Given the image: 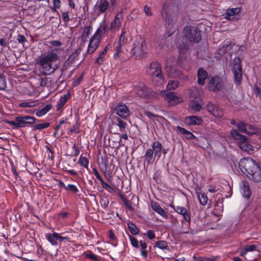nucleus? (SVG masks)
Instances as JSON below:
<instances>
[{
  "instance_id": "6e6d98bb",
  "label": "nucleus",
  "mask_w": 261,
  "mask_h": 261,
  "mask_svg": "<svg viewBox=\"0 0 261 261\" xmlns=\"http://www.w3.org/2000/svg\"><path fill=\"white\" fill-rule=\"evenodd\" d=\"M61 12L63 21L66 25L70 20L68 11H61Z\"/></svg>"
},
{
  "instance_id": "f03ea898",
  "label": "nucleus",
  "mask_w": 261,
  "mask_h": 261,
  "mask_svg": "<svg viewBox=\"0 0 261 261\" xmlns=\"http://www.w3.org/2000/svg\"><path fill=\"white\" fill-rule=\"evenodd\" d=\"M58 60V55L53 50L41 58L39 61V64L42 74L50 75L53 73L58 67V64H54V63Z\"/></svg>"
},
{
  "instance_id": "3c124183",
  "label": "nucleus",
  "mask_w": 261,
  "mask_h": 261,
  "mask_svg": "<svg viewBox=\"0 0 261 261\" xmlns=\"http://www.w3.org/2000/svg\"><path fill=\"white\" fill-rule=\"evenodd\" d=\"M36 105V102L34 101H23L19 104L20 108H29L33 107Z\"/></svg>"
},
{
  "instance_id": "338daca9",
  "label": "nucleus",
  "mask_w": 261,
  "mask_h": 261,
  "mask_svg": "<svg viewBox=\"0 0 261 261\" xmlns=\"http://www.w3.org/2000/svg\"><path fill=\"white\" fill-rule=\"evenodd\" d=\"M144 11L147 16H150L152 15L151 9L148 6H145L144 7Z\"/></svg>"
},
{
  "instance_id": "393cba45",
  "label": "nucleus",
  "mask_w": 261,
  "mask_h": 261,
  "mask_svg": "<svg viewBox=\"0 0 261 261\" xmlns=\"http://www.w3.org/2000/svg\"><path fill=\"white\" fill-rule=\"evenodd\" d=\"M258 246V243L255 242V244L247 245L241 250V255H245L248 252H252L256 250Z\"/></svg>"
},
{
  "instance_id": "4d7b16f0",
  "label": "nucleus",
  "mask_w": 261,
  "mask_h": 261,
  "mask_svg": "<svg viewBox=\"0 0 261 261\" xmlns=\"http://www.w3.org/2000/svg\"><path fill=\"white\" fill-rule=\"evenodd\" d=\"M117 125L119 127L120 130L122 132L123 129H124L127 125L126 122L123 121L120 118H117Z\"/></svg>"
},
{
  "instance_id": "5701e85b",
  "label": "nucleus",
  "mask_w": 261,
  "mask_h": 261,
  "mask_svg": "<svg viewBox=\"0 0 261 261\" xmlns=\"http://www.w3.org/2000/svg\"><path fill=\"white\" fill-rule=\"evenodd\" d=\"M241 189L243 197L248 199L251 195V191L248 182L246 181H243Z\"/></svg>"
},
{
  "instance_id": "2f4dec72",
  "label": "nucleus",
  "mask_w": 261,
  "mask_h": 261,
  "mask_svg": "<svg viewBox=\"0 0 261 261\" xmlns=\"http://www.w3.org/2000/svg\"><path fill=\"white\" fill-rule=\"evenodd\" d=\"M170 4L168 3H165L162 6L161 14L163 19L166 21L168 19V10Z\"/></svg>"
},
{
  "instance_id": "7c9ffc66",
  "label": "nucleus",
  "mask_w": 261,
  "mask_h": 261,
  "mask_svg": "<svg viewBox=\"0 0 261 261\" xmlns=\"http://www.w3.org/2000/svg\"><path fill=\"white\" fill-rule=\"evenodd\" d=\"M82 49L81 48H78L76 49L75 51L71 54L66 61L69 63L71 65L73 64L76 60V59L77 58L78 56H79L80 54L81 53Z\"/></svg>"
},
{
  "instance_id": "13d9d810",
  "label": "nucleus",
  "mask_w": 261,
  "mask_h": 261,
  "mask_svg": "<svg viewBox=\"0 0 261 261\" xmlns=\"http://www.w3.org/2000/svg\"><path fill=\"white\" fill-rule=\"evenodd\" d=\"M105 36V34H103V32H102L101 30L99 27H98L97 30H96L95 33L92 36V37H94L96 39H99L100 40V38L103 36Z\"/></svg>"
},
{
  "instance_id": "a19ab883",
  "label": "nucleus",
  "mask_w": 261,
  "mask_h": 261,
  "mask_svg": "<svg viewBox=\"0 0 261 261\" xmlns=\"http://www.w3.org/2000/svg\"><path fill=\"white\" fill-rule=\"evenodd\" d=\"M99 27L100 28L105 35H107L108 32L110 30V27H108V23L105 19L100 23Z\"/></svg>"
},
{
  "instance_id": "2eb2a0df",
  "label": "nucleus",
  "mask_w": 261,
  "mask_h": 261,
  "mask_svg": "<svg viewBox=\"0 0 261 261\" xmlns=\"http://www.w3.org/2000/svg\"><path fill=\"white\" fill-rule=\"evenodd\" d=\"M116 114L122 118H126L129 115V110L124 103H119L115 108Z\"/></svg>"
},
{
  "instance_id": "8fccbe9b",
  "label": "nucleus",
  "mask_w": 261,
  "mask_h": 261,
  "mask_svg": "<svg viewBox=\"0 0 261 261\" xmlns=\"http://www.w3.org/2000/svg\"><path fill=\"white\" fill-rule=\"evenodd\" d=\"M188 45L184 42L179 44L178 46V49L180 54H185L188 50Z\"/></svg>"
},
{
  "instance_id": "1a4fd4ad",
  "label": "nucleus",
  "mask_w": 261,
  "mask_h": 261,
  "mask_svg": "<svg viewBox=\"0 0 261 261\" xmlns=\"http://www.w3.org/2000/svg\"><path fill=\"white\" fill-rule=\"evenodd\" d=\"M123 10L121 9L115 16L113 20L111 22L110 29L112 33L116 32L120 28L123 19Z\"/></svg>"
},
{
  "instance_id": "f704fd0d",
  "label": "nucleus",
  "mask_w": 261,
  "mask_h": 261,
  "mask_svg": "<svg viewBox=\"0 0 261 261\" xmlns=\"http://www.w3.org/2000/svg\"><path fill=\"white\" fill-rule=\"evenodd\" d=\"M124 44H122L120 42H116L114 43V49L115 53L113 55V57L115 59H117L119 57L121 53H122V47Z\"/></svg>"
},
{
  "instance_id": "7ed1b4c3",
  "label": "nucleus",
  "mask_w": 261,
  "mask_h": 261,
  "mask_svg": "<svg viewBox=\"0 0 261 261\" xmlns=\"http://www.w3.org/2000/svg\"><path fill=\"white\" fill-rule=\"evenodd\" d=\"M4 121L12 126L13 128H19L34 124L36 119L31 116L24 115L16 117L14 121L5 120Z\"/></svg>"
},
{
  "instance_id": "052dcab7",
  "label": "nucleus",
  "mask_w": 261,
  "mask_h": 261,
  "mask_svg": "<svg viewBox=\"0 0 261 261\" xmlns=\"http://www.w3.org/2000/svg\"><path fill=\"white\" fill-rule=\"evenodd\" d=\"M253 93L256 97H258L261 100V89L256 84L254 85Z\"/></svg>"
},
{
  "instance_id": "f257e3e1",
  "label": "nucleus",
  "mask_w": 261,
  "mask_h": 261,
  "mask_svg": "<svg viewBox=\"0 0 261 261\" xmlns=\"http://www.w3.org/2000/svg\"><path fill=\"white\" fill-rule=\"evenodd\" d=\"M242 172L255 182L261 181V168L251 158H243L239 163Z\"/></svg>"
},
{
  "instance_id": "4be33fe9",
  "label": "nucleus",
  "mask_w": 261,
  "mask_h": 261,
  "mask_svg": "<svg viewBox=\"0 0 261 261\" xmlns=\"http://www.w3.org/2000/svg\"><path fill=\"white\" fill-rule=\"evenodd\" d=\"M59 233L54 232L53 233H48L45 234L46 239L53 245H58L57 240H59Z\"/></svg>"
},
{
  "instance_id": "c756f323",
  "label": "nucleus",
  "mask_w": 261,
  "mask_h": 261,
  "mask_svg": "<svg viewBox=\"0 0 261 261\" xmlns=\"http://www.w3.org/2000/svg\"><path fill=\"white\" fill-rule=\"evenodd\" d=\"M176 129L179 133L184 135L186 139L192 140L195 138V136L192 133L187 130L185 128L181 127L180 126H177L176 127Z\"/></svg>"
},
{
  "instance_id": "49530a36",
  "label": "nucleus",
  "mask_w": 261,
  "mask_h": 261,
  "mask_svg": "<svg viewBox=\"0 0 261 261\" xmlns=\"http://www.w3.org/2000/svg\"><path fill=\"white\" fill-rule=\"evenodd\" d=\"M85 254L87 258L93 260L94 261H99L98 256L93 253L91 251L85 252Z\"/></svg>"
},
{
  "instance_id": "72a5a7b5",
  "label": "nucleus",
  "mask_w": 261,
  "mask_h": 261,
  "mask_svg": "<svg viewBox=\"0 0 261 261\" xmlns=\"http://www.w3.org/2000/svg\"><path fill=\"white\" fill-rule=\"evenodd\" d=\"M233 47V45L229 41H227L224 44L223 47L219 48L218 50V53L220 55L225 54L227 51L230 50Z\"/></svg>"
},
{
  "instance_id": "c9c22d12",
  "label": "nucleus",
  "mask_w": 261,
  "mask_h": 261,
  "mask_svg": "<svg viewBox=\"0 0 261 261\" xmlns=\"http://www.w3.org/2000/svg\"><path fill=\"white\" fill-rule=\"evenodd\" d=\"M246 130L247 133H246L245 134L249 136H252L254 134H256L258 132V130L257 127H256L254 125L250 124H247Z\"/></svg>"
},
{
  "instance_id": "c03bdc74",
  "label": "nucleus",
  "mask_w": 261,
  "mask_h": 261,
  "mask_svg": "<svg viewBox=\"0 0 261 261\" xmlns=\"http://www.w3.org/2000/svg\"><path fill=\"white\" fill-rule=\"evenodd\" d=\"M154 246L161 249H168V243L165 241H158L156 242Z\"/></svg>"
},
{
  "instance_id": "5fc2aeb1",
  "label": "nucleus",
  "mask_w": 261,
  "mask_h": 261,
  "mask_svg": "<svg viewBox=\"0 0 261 261\" xmlns=\"http://www.w3.org/2000/svg\"><path fill=\"white\" fill-rule=\"evenodd\" d=\"M106 55V51L103 50L102 52L100 53L98 58L96 59L95 63L100 65L102 63V59L105 57Z\"/></svg>"
},
{
  "instance_id": "864d4df0",
  "label": "nucleus",
  "mask_w": 261,
  "mask_h": 261,
  "mask_svg": "<svg viewBox=\"0 0 261 261\" xmlns=\"http://www.w3.org/2000/svg\"><path fill=\"white\" fill-rule=\"evenodd\" d=\"M128 236L129 237L131 245L135 248H138L139 247V241L137 239H136L133 236L130 235L128 233Z\"/></svg>"
},
{
  "instance_id": "cd10ccee",
  "label": "nucleus",
  "mask_w": 261,
  "mask_h": 261,
  "mask_svg": "<svg viewBox=\"0 0 261 261\" xmlns=\"http://www.w3.org/2000/svg\"><path fill=\"white\" fill-rule=\"evenodd\" d=\"M225 96V98L230 102L233 103L235 105L238 103V100L237 99L236 96L235 95V91L232 89L227 91Z\"/></svg>"
},
{
  "instance_id": "0e129e2a",
  "label": "nucleus",
  "mask_w": 261,
  "mask_h": 261,
  "mask_svg": "<svg viewBox=\"0 0 261 261\" xmlns=\"http://www.w3.org/2000/svg\"><path fill=\"white\" fill-rule=\"evenodd\" d=\"M74 132L79 133V126L77 122H76V123L74 124L72 126V127L69 129V130L67 132V134L68 135H71L72 133Z\"/></svg>"
},
{
  "instance_id": "bb28decb",
  "label": "nucleus",
  "mask_w": 261,
  "mask_h": 261,
  "mask_svg": "<svg viewBox=\"0 0 261 261\" xmlns=\"http://www.w3.org/2000/svg\"><path fill=\"white\" fill-rule=\"evenodd\" d=\"M161 67V64L156 61L152 62L149 66V68L147 71L148 75L150 76V72H153L154 74L155 73L158 72V70Z\"/></svg>"
},
{
  "instance_id": "58836bf2",
  "label": "nucleus",
  "mask_w": 261,
  "mask_h": 261,
  "mask_svg": "<svg viewBox=\"0 0 261 261\" xmlns=\"http://www.w3.org/2000/svg\"><path fill=\"white\" fill-rule=\"evenodd\" d=\"M128 229L133 235H137L139 233V229L132 222L127 223Z\"/></svg>"
},
{
  "instance_id": "6ab92c4d",
  "label": "nucleus",
  "mask_w": 261,
  "mask_h": 261,
  "mask_svg": "<svg viewBox=\"0 0 261 261\" xmlns=\"http://www.w3.org/2000/svg\"><path fill=\"white\" fill-rule=\"evenodd\" d=\"M150 205L154 211L159 214L164 218L166 219L168 218L167 213L161 207L157 202L152 201L150 202Z\"/></svg>"
},
{
  "instance_id": "20e7f679",
  "label": "nucleus",
  "mask_w": 261,
  "mask_h": 261,
  "mask_svg": "<svg viewBox=\"0 0 261 261\" xmlns=\"http://www.w3.org/2000/svg\"><path fill=\"white\" fill-rule=\"evenodd\" d=\"M146 48V41L141 36H137L133 43L131 49V54L135 56V59L138 60L145 56V50Z\"/></svg>"
},
{
  "instance_id": "ddd939ff",
  "label": "nucleus",
  "mask_w": 261,
  "mask_h": 261,
  "mask_svg": "<svg viewBox=\"0 0 261 261\" xmlns=\"http://www.w3.org/2000/svg\"><path fill=\"white\" fill-rule=\"evenodd\" d=\"M206 110L215 117L221 118L224 114L223 110L218 105L208 102L206 106Z\"/></svg>"
},
{
  "instance_id": "423d86ee",
  "label": "nucleus",
  "mask_w": 261,
  "mask_h": 261,
  "mask_svg": "<svg viewBox=\"0 0 261 261\" xmlns=\"http://www.w3.org/2000/svg\"><path fill=\"white\" fill-rule=\"evenodd\" d=\"M231 70L235 84L240 85L242 82V68L241 61L239 58L234 59L232 62Z\"/></svg>"
},
{
  "instance_id": "bf43d9fd",
  "label": "nucleus",
  "mask_w": 261,
  "mask_h": 261,
  "mask_svg": "<svg viewBox=\"0 0 261 261\" xmlns=\"http://www.w3.org/2000/svg\"><path fill=\"white\" fill-rule=\"evenodd\" d=\"M71 66V65L69 63H68L67 61H65V62L63 64V67L61 69L62 73L60 75V76H59L58 80H60L62 78V76H63L64 71L67 70V69L68 68H69Z\"/></svg>"
},
{
  "instance_id": "4c0bfd02",
  "label": "nucleus",
  "mask_w": 261,
  "mask_h": 261,
  "mask_svg": "<svg viewBox=\"0 0 261 261\" xmlns=\"http://www.w3.org/2000/svg\"><path fill=\"white\" fill-rule=\"evenodd\" d=\"M92 30V28L91 25H87L84 28V31L82 36V40L85 41L88 38Z\"/></svg>"
},
{
  "instance_id": "f8f14e48",
  "label": "nucleus",
  "mask_w": 261,
  "mask_h": 261,
  "mask_svg": "<svg viewBox=\"0 0 261 261\" xmlns=\"http://www.w3.org/2000/svg\"><path fill=\"white\" fill-rule=\"evenodd\" d=\"M173 210L178 214L183 216L184 220L187 222L188 225H190L191 223V212L190 210H187L186 207L180 206H175L173 204L170 205Z\"/></svg>"
},
{
  "instance_id": "e2e57ef3",
  "label": "nucleus",
  "mask_w": 261,
  "mask_h": 261,
  "mask_svg": "<svg viewBox=\"0 0 261 261\" xmlns=\"http://www.w3.org/2000/svg\"><path fill=\"white\" fill-rule=\"evenodd\" d=\"M7 87V84L6 80L3 77L2 74L0 72V90H4Z\"/></svg>"
},
{
  "instance_id": "603ef678",
  "label": "nucleus",
  "mask_w": 261,
  "mask_h": 261,
  "mask_svg": "<svg viewBox=\"0 0 261 261\" xmlns=\"http://www.w3.org/2000/svg\"><path fill=\"white\" fill-rule=\"evenodd\" d=\"M246 125V123L241 121L237 123V127L240 132L245 134L247 133Z\"/></svg>"
},
{
  "instance_id": "ea45409f",
  "label": "nucleus",
  "mask_w": 261,
  "mask_h": 261,
  "mask_svg": "<svg viewBox=\"0 0 261 261\" xmlns=\"http://www.w3.org/2000/svg\"><path fill=\"white\" fill-rule=\"evenodd\" d=\"M50 123L49 122H45L44 123L35 124L33 126V130H41L43 129L48 127L50 126Z\"/></svg>"
},
{
  "instance_id": "39448f33",
  "label": "nucleus",
  "mask_w": 261,
  "mask_h": 261,
  "mask_svg": "<svg viewBox=\"0 0 261 261\" xmlns=\"http://www.w3.org/2000/svg\"><path fill=\"white\" fill-rule=\"evenodd\" d=\"M151 148H148L144 154L145 160L147 165L152 164L155 156L161 157L162 144L159 141H154L151 145Z\"/></svg>"
},
{
  "instance_id": "c85d7f7f",
  "label": "nucleus",
  "mask_w": 261,
  "mask_h": 261,
  "mask_svg": "<svg viewBox=\"0 0 261 261\" xmlns=\"http://www.w3.org/2000/svg\"><path fill=\"white\" fill-rule=\"evenodd\" d=\"M139 244L141 246V255L144 258H147L148 256V252L151 250V247H149V249H147V246L146 242L143 240H140Z\"/></svg>"
},
{
  "instance_id": "69168bd1",
  "label": "nucleus",
  "mask_w": 261,
  "mask_h": 261,
  "mask_svg": "<svg viewBox=\"0 0 261 261\" xmlns=\"http://www.w3.org/2000/svg\"><path fill=\"white\" fill-rule=\"evenodd\" d=\"M143 235L146 236L150 240H153L155 237L154 231L152 230H148L146 233H143Z\"/></svg>"
},
{
  "instance_id": "b1692460",
  "label": "nucleus",
  "mask_w": 261,
  "mask_h": 261,
  "mask_svg": "<svg viewBox=\"0 0 261 261\" xmlns=\"http://www.w3.org/2000/svg\"><path fill=\"white\" fill-rule=\"evenodd\" d=\"M148 88L144 85L139 86L136 90V94L140 97H146L148 95Z\"/></svg>"
},
{
  "instance_id": "680f3d73",
  "label": "nucleus",
  "mask_w": 261,
  "mask_h": 261,
  "mask_svg": "<svg viewBox=\"0 0 261 261\" xmlns=\"http://www.w3.org/2000/svg\"><path fill=\"white\" fill-rule=\"evenodd\" d=\"M214 210L217 213H220L222 212L223 210L222 202H217L215 205Z\"/></svg>"
},
{
  "instance_id": "473e14b6",
  "label": "nucleus",
  "mask_w": 261,
  "mask_h": 261,
  "mask_svg": "<svg viewBox=\"0 0 261 261\" xmlns=\"http://www.w3.org/2000/svg\"><path fill=\"white\" fill-rule=\"evenodd\" d=\"M201 105L199 101L197 99H194L193 100L191 101L190 102V108L194 111V112H199L200 111L201 109Z\"/></svg>"
},
{
  "instance_id": "6e6552de",
  "label": "nucleus",
  "mask_w": 261,
  "mask_h": 261,
  "mask_svg": "<svg viewBox=\"0 0 261 261\" xmlns=\"http://www.w3.org/2000/svg\"><path fill=\"white\" fill-rule=\"evenodd\" d=\"M230 134L232 138L239 140V145L241 149L244 151H248L251 149V146L247 141V137L241 135L235 129H232L230 132Z\"/></svg>"
},
{
  "instance_id": "a211bd4d",
  "label": "nucleus",
  "mask_w": 261,
  "mask_h": 261,
  "mask_svg": "<svg viewBox=\"0 0 261 261\" xmlns=\"http://www.w3.org/2000/svg\"><path fill=\"white\" fill-rule=\"evenodd\" d=\"M203 120L200 117L196 116H188L185 118V122L188 125H199Z\"/></svg>"
},
{
  "instance_id": "79ce46f5",
  "label": "nucleus",
  "mask_w": 261,
  "mask_h": 261,
  "mask_svg": "<svg viewBox=\"0 0 261 261\" xmlns=\"http://www.w3.org/2000/svg\"><path fill=\"white\" fill-rule=\"evenodd\" d=\"M78 163L80 164L81 166L84 167L85 168L88 169L89 165V161L87 158L81 155L79 158Z\"/></svg>"
},
{
  "instance_id": "0eeeda50",
  "label": "nucleus",
  "mask_w": 261,
  "mask_h": 261,
  "mask_svg": "<svg viewBox=\"0 0 261 261\" xmlns=\"http://www.w3.org/2000/svg\"><path fill=\"white\" fill-rule=\"evenodd\" d=\"M184 31L186 37L190 41L198 43L201 41V31L197 28L186 26L184 28Z\"/></svg>"
},
{
  "instance_id": "f3484780",
  "label": "nucleus",
  "mask_w": 261,
  "mask_h": 261,
  "mask_svg": "<svg viewBox=\"0 0 261 261\" xmlns=\"http://www.w3.org/2000/svg\"><path fill=\"white\" fill-rule=\"evenodd\" d=\"M100 41V39L92 37L88 46L87 53L90 55L92 54L97 48Z\"/></svg>"
},
{
  "instance_id": "4468645a",
  "label": "nucleus",
  "mask_w": 261,
  "mask_h": 261,
  "mask_svg": "<svg viewBox=\"0 0 261 261\" xmlns=\"http://www.w3.org/2000/svg\"><path fill=\"white\" fill-rule=\"evenodd\" d=\"M158 71V72L155 73L154 74L153 72H150V76L149 77L154 85L160 86L164 84V77L162 73L161 67Z\"/></svg>"
},
{
  "instance_id": "774afa93",
  "label": "nucleus",
  "mask_w": 261,
  "mask_h": 261,
  "mask_svg": "<svg viewBox=\"0 0 261 261\" xmlns=\"http://www.w3.org/2000/svg\"><path fill=\"white\" fill-rule=\"evenodd\" d=\"M17 40L19 43L23 44L27 42V39L23 35L18 34L17 37Z\"/></svg>"
},
{
  "instance_id": "9d476101",
  "label": "nucleus",
  "mask_w": 261,
  "mask_h": 261,
  "mask_svg": "<svg viewBox=\"0 0 261 261\" xmlns=\"http://www.w3.org/2000/svg\"><path fill=\"white\" fill-rule=\"evenodd\" d=\"M222 80L218 76H212L209 80L207 88L210 91H217L221 90L223 87Z\"/></svg>"
},
{
  "instance_id": "37998d69",
  "label": "nucleus",
  "mask_w": 261,
  "mask_h": 261,
  "mask_svg": "<svg viewBox=\"0 0 261 261\" xmlns=\"http://www.w3.org/2000/svg\"><path fill=\"white\" fill-rule=\"evenodd\" d=\"M126 34V30L125 28H123L121 30V34L119 37L118 42H120L122 44H125L127 42V38H126L125 34Z\"/></svg>"
},
{
  "instance_id": "aec40b11",
  "label": "nucleus",
  "mask_w": 261,
  "mask_h": 261,
  "mask_svg": "<svg viewBox=\"0 0 261 261\" xmlns=\"http://www.w3.org/2000/svg\"><path fill=\"white\" fill-rule=\"evenodd\" d=\"M197 83L198 85L202 86L205 84V81L208 77V73L203 68H199L197 71Z\"/></svg>"
},
{
  "instance_id": "de8ad7c7",
  "label": "nucleus",
  "mask_w": 261,
  "mask_h": 261,
  "mask_svg": "<svg viewBox=\"0 0 261 261\" xmlns=\"http://www.w3.org/2000/svg\"><path fill=\"white\" fill-rule=\"evenodd\" d=\"M179 84V82L177 80L169 81L167 86V90H174L176 89Z\"/></svg>"
},
{
  "instance_id": "412c9836",
  "label": "nucleus",
  "mask_w": 261,
  "mask_h": 261,
  "mask_svg": "<svg viewBox=\"0 0 261 261\" xmlns=\"http://www.w3.org/2000/svg\"><path fill=\"white\" fill-rule=\"evenodd\" d=\"M70 98L71 94L69 92H68L67 94L61 96L60 99L58 100L56 105L57 110H60Z\"/></svg>"
},
{
  "instance_id": "a878e982",
  "label": "nucleus",
  "mask_w": 261,
  "mask_h": 261,
  "mask_svg": "<svg viewBox=\"0 0 261 261\" xmlns=\"http://www.w3.org/2000/svg\"><path fill=\"white\" fill-rule=\"evenodd\" d=\"M165 99L168 101L169 103L172 104L177 103L179 101V98L174 92H168L166 94Z\"/></svg>"
},
{
  "instance_id": "dca6fc26",
  "label": "nucleus",
  "mask_w": 261,
  "mask_h": 261,
  "mask_svg": "<svg viewBox=\"0 0 261 261\" xmlns=\"http://www.w3.org/2000/svg\"><path fill=\"white\" fill-rule=\"evenodd\" d=\"M241 11L240 8H229L226 10L224 18L227 20H234L236 18V16L238 15Z\"/></svg>"
},
{
  "instance_id": "a18cd8bd",
  "label": "nucleus",
  "mask_w": 261,
  "mask_h": 261,
  "mask_svg": "<svg viewBox=\"0 0 261 261\" xmlns=\"http://www.w3.org/2000/svg\"><path fill=\"white\" fill-rule=\"evenodd\" d=\"M198 197L199 200V202L201 205H205L207 203L208 198L205 194H198Z\"/></svg>"
},
{
  "instance_id": "09e8293b",
  "label": "nucleus",
  "mask_w": 261,
  "mask_h": 261,
  "mask_svg": "<svg viewBox=\"0 0 261 261\" xmlns=\"http://www.w3.org/2000/svg\"><path fill=\"white\" fill-rule=\"evenodd\" d=\"M66 189H65V190L70 191L73 194H76L79 192L77 187L73 184H68L67 186H66Z\"/></svg>"
},
{
  "instance_id": "e433bc0d",
  "label": "nucleus",
  "mask_w": 261,
  "mask_h": 261,
  "mask_svg": "<svg viewBox=\"0 0 261 261\" xmlns=\"http://www.w3.org/2000/svg\"><path fill=\"white\" fill-rule=\"evenodd\" d=\"M97 179H98L100 182L102 188L107 190L109 193H112L115 192V189L110 186L108 184L105 182L101 176L100 177L97 178Z\"/></svg>"
},
{
  "instance_id": "9b49d317",
  "label": "nucleus",
  "mask_w": 261,
  "mask_h": 261,
  "mask_svg": "<svg viewBox=\"0 0 261 261\" xmlns=\"http://www.w3.org/2000/svg\"><path fill=\"white\" fill-rule=\"evenodd\" d=\"M109 6L108 0H98L93 7L95 15L97 16L101 14L105 13Z\"/></svg>"
}]
</instances>
